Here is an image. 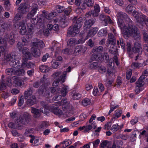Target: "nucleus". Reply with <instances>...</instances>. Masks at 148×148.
<instances>
[{
  "label": "nucleus",
  "instance_id": "1",
  "mask_svg": "<svg viewBox=\"0 0 148 148\" xmlns=\"http://www.w3.org/2000/svg\"><path fill=\"white\" fill-rule=\"evenodd\" d=\"M125 25V29L123 32L124 37L127 38L132 37L135 40H139L140 39V35L138 28L133 24L131 20Z\"/></svg>",
  "mask_w": 148,
  "mask_h": 148
},
{
  "label": "nucleus",
  "instance_id": "2",
  "mask_svg": "<svg viewBox=\"0 0 148 148\" xmlns=\"http://www.w3.org/2000/svg\"><path fill=\"white\" fill-rule=\"evenodd\" d=\"M31 121L30 116L27 113L24 114L16 120V128L18 130H21L24 128V125L29 124Z\"/></svg>",
  "mask_w": 148,
  "mask_h": 148
},
{
  "label": "nucleus",
  "instance_id": "3",
  "mask_svg": "<svg viewBox=\"0 0 148 148\" xmlns=\"http://www.w3.org/2000/svg\"><path fill=\"white\" fill-rule=\"evenodd\" d=\"M45 44L42 40L38 41V40H37V42H33L31 49L33 56L36 58L39 57L40 55V52L39 48H43Z\"/></svg>",
  "mask_w": 148,
  "mask_h": 148
},
{
  "label": "nucleus",
  "instance_id": "4",
  "mask_svg": "<svg viewBox=\"0 0 148 148\" xmlns=\"http://www.w3.org/2000/svg\"><path fill=\"white\" fill-rule=\"evenodd\" d=\"M16 55L15 52H12L4 56V59L7 61H10L9 64L12 67H18L20 66V62L18 60L15 59Z\"/></svg>",
  "mask_w": 148,
  "mask_h": 148
},
{
  "label": "nucleus",
  "instance_id": "5",
  "mask_svg": "<svg viewBox=\"0 0 148 148\" xmlns=\"http://www.w3.org/2000/svg\"><path fill=\"white\" fill-rule=\"evenodd\" d=\"M79 26H76L75 24L71 26L67 30V36L68 37L75 36L79 32Z\"/></svg>",
  "mask_w": 148,
  "mask_h": 148
},
{
  "label": "nucleus",
  "instance_id": "6",
  "mask_svg": "<svg viewBox=\"0 0 148 148\" xmlns=\"http://www.w3.org/2000/svg\"><path fill=\"white\" fill-rule=\"evenodd\" d=\"M30 7L29 4L25 3H22L17 8V10L20 13L25 14L29 12Z\"/></svg>",
  "mask_w": 148,
  "mask_h": 148
},
{
  "label": "nucleus",
  "instance_id": "7",
  "mask_svg": "<svg viewBox=\"0 0 148 148\" xmlns=\"http://www.w3.org/2000/svg\"><path fill=\"white\" fill-rule=\"evenodd\" d=\"M132 51L134 54V53H137L140 54L142 53V49L139 41H136L134 42V46L132 48Z\"/></svg>",
  "mask_w": 148,
  "mask_h": 148
},
{
  "label": "nucleus",
  "instance_id": "8",
  "mask_svg": "<svg viewBox=\"0 0 148 148\" xmlns=\"http://www.w3.org/2000/svg\"><path fill=\"white\" fill-rule=\"evenodd\" d=\"M66 72L64 71L60 76V77L56 79L53 82L52 85L54 87H56L59 84V82H64L66 79Z\"/></svg>",
  "mask_w": 148,
  "mask_h": 148
},
{
  "label": "nucleus",
  "instance_id": "9",
  "mask_svg": "<svg viewBox=\"0 0 148 148\" xmlns=\"http://www.w3.org/2000/svg\"><path fill=\"white\" fill-rule=\"evenodd\" d=\"M12 85L11 80L9 78L7 79L6 80L2 79L0 83V90H3L6 88V86H10Z\"/></svg>",
  "mask_w": 148,
  "mask_h": 148
},
{
  "label": "nucleus",
  "instance_id": "10",
  "mask_svg": "<svg viewBox=\"0 0 148 148\" xmlns=\"http://www.w3.org/2000/svg\"><path fill=\"white\" fill-rule=\"evenodd\" d=\"M38 9V6L37 4H33L31 11L27 14V18L28 19L32 18L35 15Z\"/></svg>",
  "mask_w": 148,
  "mask_h": 148
},
{
  "label": "nucleus",
  "instance_id": "11",
  "mask_svg": "<svg viewBox=\"0 0 148 148\" xmlns=\"http://www.w3.org/2000/svg\"><path fill=\"white\" fill-rule=\"evenodd\" d=\"M117 13V16L118 18H118L122 19L127 22L131 20L125 13L121 12H118Z\"/></svg>",
  "mask_w": 148,
  "mask_h": 148
},
{
  "label": "nucleus",
  "instance_id": "12",
  "mask_svg": "<svg viewBox=\"0 0 148 148\" xmlns=\"http://www.w3.org/2000/svg\"><path fill=\"white\" fill-rule=\"evenodd\" d=\"M96 20L95 18H91L85 21L84 25V29H89L95 23Z\"/></svg>",
  "mask_w": 148,
  "mask_h": 148
},
{
  "label": "nucleus",
  "instance_id": "13",
  "mask_svg": "<svg viewBox=\"0 0 148 148\" xmlns=\"http://www.w3.org/2000/svg\"><path fill=\"white\" fill-rule=\"evenodd\" d=\"M99 19L101 21H104L106 25H107L109 23H112L109 16L105 15L103 14H101L100 15Z\"/></svg>",
  "mask_w": 148,
  "mask_h": 148
},
{
  "label": "nucleus",
  "instance_id": "14",
  "mask_svg": "<svg viewBox=\"0 0 148 148\" xmlns=\"http://www.w3.org/2000/svg\"><path fill=\"white\" fill-rule=\"evenodd\" d=\"M42 110L41 109H38L32 107L31 108V112L34 114V116L35 118H39L40 116Z\"/></svg>",
  "mask_w": 148,
  "mask_h": 148
},
{
  "label": "nucleus",
  "instance_id": "15",
  "mask_svg": "<svg viewBox=\"0 0 148 148\" xmlns=\"http://www.w3.org/2000/svg\"><path fill=\"white\" fill-rule=\"evenodd\" d=\"M35 95H32L27 99V103L29 106H32L36 103V98Z\"/></svg>",
  "mask_w": 148,
  "mask_h": 148
},
{
  "label": "nucleus",
  "instance_id": "16",
  "mask_svg": "<svg viewBox=\"0 0 148 148\" xmlns=\"http://www.w3.org/2000/svg\"><path fill=\"white\" fill-rule=\"evenodd\" d=\"M83 21V18L82 17H80L77 18V17L74 16L72 21L73 24H75L76 26H79V28L81 27V23Z\"/></svg>",
  "mask_w": 148,
  "mask_h": 148
},
{
  "label": "nucleus",
  "instance_id": "17",
  "mask_svg": "<svg viewBox=\"0 0 148 148\" xmlns=\"http://www.w3.org/2000/svg\"><path fill=\"white\" fill-rule=\"evenodd\" d=\"M107 42L111 44H116V39L114 34L111 33H109L108 34V39Z\"/></svg>",
  "mask_w": 148,
  "mask_h": 148
},
{
  "label": "nucleus",
  "instance_id": "18",
  "mask_svg": "<svg viewBox=\"0 0 148 148\" xmlns=\"http://www.w3.org/2000/svg\"><path fill=\"white\" fill-rule=\"evenodd\" d=\"M99 30V28L97 27H95L90 29L88 33L86 36L87 37H93L97 33Z\"/></svg>",
  "mask_w": 148,
  "mask_h": 148
},
{
  "label": "nucleus",
  "instance_id": "19",
  "mask_svg": "<svg viewBox=\"0 0 148 148\" xmlns=\"http://www.w3.org/2000/svg\"><path fill=\"white\" fill-rule=\"evenodd\" d=\"M127 50L129 56L131 58H132L133 57L134 53L131 49V44L130 42H127L126 45Z\"/></svg>",
  "mask_w": 148,
  "mask_h": 148
},
{
  "label": "nucleus",
  "instance_id": "20",
  "mask_svg": "<svg viewBox=\"0 0 148 148\" xmlns=\"http://www.w3.org/2000/svg\"><path fill=\"white\" fill-rule=\"evenodd\" d=\"M51 110L53 113L57 115H61L62 114V111L59 108L57 105H55L54 107L52 108Z\"/></svg>",
  "mask_w": 148,
  "mask_h": 148
},
{
  "label": "nucleus",
  "instance_id": "21",
  "mask_svg": "<svg viewBox=\"0 0 148 148\" xmlns=\"http://www.w3.org/2000/svg\"><path fill=\"white\" fill-rule=\"evenodd\" d=\"M40 105L42 106L44 108V110L42 109V112L44 114H46L49 112V107L48 105L44 101H41L40 103Z\"/></svg>",
  "mask_w": 148,
  "mask_h": 148
},
{
  "label": "nucleus",
  "instance_id": "22",
  "mask_svg": "<svg viewBox=\"0 0 148 148\" xmlns=\"http://www.w3.org/2000/svg\"><path fill=\"white\" fill-rule=\"evenodd\" d=\"M32 88H29L24 93V97L25 99H27L32 95Z\"/></svg>",
  "mask_w": 148,
  "mask_h": 148
},
{
  "label": "nucleus",
  "instance_id": "23",
  "mask_svg": "<svg viewBox=\"0 0 148 148\" xmlns=\"http://www.w3.org/2000/svg\"><path fill=\"white\" fill-rule=\"evenodd\" d=\"M115 44H112L110 45L109 51L110 53L116 55L117 53V49L115 46Z\"/></svg>",
  "mask_w": 148,
  "mask_h": 148
},
{
  "label": "nucleus",
  "instance_id": "24",
  "mask_svg": "<svg viewBox=\"0 0 148 148\" xmlns=\"http://www.w3.org/2000/svg\"><path fill=\"white\" fill-rule=\"evenodd\" d=\"M15 35L12 33L10 34L8 36L7 39H8L9 43L10 45H12L15 42Z\"/></svg>",
  "mask_w": 148,
  "mask_h": 148
},
{
  "label": "nucleus",
  "instance_id": "25",
  "mask_svg": "<svg viewBox=\"0 0 148 148\" xmlns=\"http://www.w3.org/2000/svg\"><path fill=\"white\" fill-rule=\"evenodd\" d=\"M83 51L82 47L81 45H78L76 47L73 53L76 56L82 53Z\"/></svg>",
  "mask_w": 148,
  "mask_h": 148
},
{
  "label": "nucleus",
  "instance_id": "26",
  "mask_svg": "<svg viewBox=\"0 0 148 148\" xmlns=\"http://www.w3.org/2000/svg\"><path fill=\"white\" fill-rule=\"evenodd\" d=\"M146 18H147V16L144 15H141L136 17V19L137 23H143L144 22Z\"/></svg>",
  "mask_w": 148,
  "mask_h": 148
},
{
  "label": "nucleus",
  "instance_id": "27",
  "mask_svg": "<svg viewBox=\"0 0 148 148\" xmlns=\"http://www.w3.org/2000/svg\"><path fill=\"white\" fill-rule=\"evenodd\" d=\"M100 67V64L98 62H94L89 65V68L91 69H97Z\"/></svg>",
  "mask_w": 148,
  "mask_h": 148
},
{
  "label": "nucleus",
  "instance_id": "28",
  "mask_svg": "<svg viewBox=\"0 0 148 148\" xmlns=\"http://www.w3.org/2000/svg\"><path fill=\"white\" fill-rule=\"evenodd\" d=\"M60 21L62 25H64V27L68 25V20L67 18L64 15L61 17L60 19Z\"/></svg>",
  "mask_w": 148,
  "mask_h": 148
},
{
  "label": "nucleus",
  "instance_id": "29",
  "mask_svg": "<svg viewBox=\"0 0 148 148\" xmlns=\"http://www.w3.org/2000/svg\"><path fill=\"white\" fill-rule=\"evenodd\" d=\"M17 47L19 50V51H21L23 54L25 53L24 51L27 50V49L26 47L24 48L23 47V45H22L21 43L18 42L17 45Z\"/></svg>",
  "mask_w": 148,
  "mask_h": 148
},
{
  "label": "nucleus",
  "instance_id": "30",
  "mask_svg": "<svg viewBox=\"0 0 148 148\" xmlns=\"http://www.w3.org/2000/svg\"><path fill=\"white\" fill-rule=\"evenodd\" d=\"M39 69L42 72L47 73L50 70L49 67L47 65H41L39 68Z\"/></svg>",
  "mask_w": 148,
  "mask_h": 148
},
{
  "label": "nucleus",
  "instance_id": "31",
  "mask_svg": "<svg viewBox=\"0 0 148 148\" xmlns=\"http://www.w3.org/2000/svg\"><path fill=\"white\" fill-rule=\"evenodd\" d=\"M103 48L101 46H96L94 47L92 50V53L98 52L101 53L103 52Z\"/></svg>",
  "mask_w": 148,
  "mask_h": 148
},
{
  "label": "nucleus",
  "instance_id": "32",
  "mask_svg": "<svg viewBox=\"0 0 148 148\" xmlns=\"http://www.w3.org/2000/svg\"><path fill=\"white\" fill-rule=\"evenodd\" d=\"M76 40L75 38L69 39L67 42V45L69 47H72L76 44Z\"/></svg>",
  "mask_w": 148,
  "mask_h": 148
},
{
  "label": "nucleus",
  "instance_id": "33",
  "mask_svg": "<svg viewBox=\"0 0 148 148\" xmlns=\"http://www.w3.org/2000/svg\"><path fill=\"white\" fill-rule=\"evenodd\" d=\"M118 24L121 30L125 29V25L123 19L118 18Z\"/></svg>",
  "mask_w": 148,
  "mask_h": 148
},
{
  "label": "nucleus",
  "instance_id": "34",
  "mask_svg": "<svg viewBox=\"0 0 148 148\" xmlns=\"http://www.w3.org/2000/svg\"><path fill=\"white\" fill-rule=\"evenodd\" d=\"M23 82L21 80L16 79L14 81L13 84L15 86L20 87L22 85Z\"/></svg>",
  "mask_w": 148,
  "mask_h": 148
},
{
  "label": "nucleus",
  "instance_id": "35",
  "mask_svg": "<svg viewBox=\"0 0 148 148\" xmlns=\"http://www.w3.org/2000/svg\"><path fill=\"white\" fill-rule=\"evenodd\" d=\"M107 34V31L106 30L102 29L99 31L97 34L98 36L102 37L106 36Z\"/></svg>",
  "mask_w": 148,
  "mask_h": 148
},
{
  "label": "nucleus",
  "instance_id": "36",
  "mask_svg": "<svg viewBox=\"0 0 148 148\" xmlns=\"http://www.w3.org/2000/svg\"><path fill=\"white\" fill-rule=\"evenodd\" d=\"M6 73L8 75H14V71L13 68L7 69L5 70Z\"/></svg>",
  "mask_w": 148,
  "mask_h": 148
},
{
  "label": "nucleus",
  "instance_id": "37",
  "mask_svg": "<svg viewBox=\"0 0 148 148\" xmlns=\"http://www.w3.org/2000/svg\"><path fill=\"white\" fill-rule=\"evenodd\" d=\"M91 103L90 100L88 98L83 99L82 101V104L85 106L89 105Z\"/></svg>",
  "mask_w": 148,
  "mask_h": 148
},
{
  "label": "nucleus",
  "instance_id": "38",
  "mask_svg": "<svg viewBox=\"0 0 148 148\" xmlns=\"http://www.w3.org/2000/svg\"><path fill=\"white\" fill-rule=\"evenodd\" d=\"M142 34L144 41L145 42L148 43V35L147 32L145 30H143Z\"/></svg>",
  "mask_w": 148,
  "mask_h": 148
},
{
  "label": "nucleus",
  "instance_id": "39",
  "mask_svg": "<svg viewBox=\"0 0 148 148\" xmlns=\"http://www.w3.org/2000/svg\"><path fill=\"white\" fill-rule=\"evenodd\" d=\"M25 73L24 71L22 69H18L17 70L14 71V75H22Z\"/></svg>",
  "mask_w": 148,
  "mask_h": 148
},
{
  "label": "nucleus",
  "instance_id": "40",
  "mask_svg": "<svg viewBox=\"0 0 148 148\" xmlns=\"http://www.w3.org/2000/svg\"><path fill=\"white\" fill-rule=\"evenodd\" d=\"M26 51H24L25 53L24 54H25L23 56V59L26 60L31 58V56L30 53L29 51H27V50Z\"/></svg>",
  "mask_w": 148,
  "mask_h": 148
},
{
  "label": "nucleus",
  "instance_id": "41",
  "mask_svg": "<svg viewBox=\"0 0 148 148\" xmlns=\"http://www.w3.org/2000/svg\"><path fill=\"white\" fill-rule=\"evenodd\" d=\"M56 14L57 13L56 12H53L48 14V16H47L46 19L48 20H51L54 17L56 16Z\"/></svg>",
  "mask_w": 148,
  "mask_h": 148
},
{
  "label": "nucleus",
  "instance_id": "42",
  "mask_svg": "<svg viewBox=\"0 0 148 148\" xmlns=\"http://www.w3.org/2000/svg\"><path fill=\"white\" fill-rule=\"evenodd\" d=\"M18 13L16 15L14 16V19L16 21H17L20 20L22 18V16L23 14H21L18 11Z\"/></svg>",
  "mask_w": 148,
  "mask_h": 148
},
{
  "label": "nucleus",
  "instance_id": "43",
  "mask_svg": "<svg viewBox=\"0 0 148 148\" xmlns=\"http://www.w3.org/2000/svg\"><path fill=\"white\" fill-rule=\"evenodd\" d=\"M5 38L0 37V46L5 45L7 46V41L5 39Z\"/></svg>",
  "mask_w": 148,
  "mask_h": 148
},
{
  "label": "nucleus",
  "instance_id": "44",
  "mask_svg": "<svg viewBox=\"0 0 148 148\" xmlns=\"http://www.w3.org/2000/svg\"><path fill=\"white\" fill-rule=\"evenodd\" d=\"M60 92L62 96H65L67 93V88L65 86L63 87L60 90Z\"/></svg>",
  "mask_w": 148,
  "mask_h": 148
},
{
  "label": "nucleus",
  "instance_id": "45",
  "mask_svg": "<svg viewBox=\"0 0 148 148\" xmlns=\"http://www.w3.org/2000/svg\"><path fill=\"white\" fill-rule=\"evenodd\" d=\"M135 7L130 5H128L126 7L127 11L129 13H132L135 10Z\"/></svg>",
  "mask_w": 148,
  "mask_h": 148
},
{
  "label": "nucleus",
  "instance_id": "46",
  "mask_svg": "<svg viewBox=\"0 0 148 148\" xmlns=\"http://www.w3.org/2000/svg\"><path fill=\"white\" fill-rule=\"evenodd\" d=\"M45 88V87H44L43 88H39L36 91V92L35 94V95H36V94H39V96L43 95V93L44 92Z\"/></svg>",
  "mask_w": 148,
  "mask_h": 148
},
{
  "label": "nucleus",
  "instance_id": "47",
  "mask_svg": "<svg viewBox=\"0 0 148 148\" xmlns=\"http://www.w3.org/2000/svg\"><path fill=\"white\" fill-rule=\"evenodd\" d=\"M144 81L143 80H141L138 79L136 82V86L138 87H141L143 86L144 84Z\"/></svg>",
  "mask_w": 148,
  "mask_h": 148
},
{
  "label": "nucleus",
  "instance_id": "48",
  "mask_svg": "<svg viewBox=\"0 0 148 148\" xmlns=\"http://www.w3.org/2000/svg\"><path fill=\"white\" fill-rule=\"evenodd\" d=\"M26 32L27 29L26 26L24 25L22 26L19 32L20 34L22 35H24L25 34Z\"/></svg>",
  "mask_w": 148,
  "mask_h": 148
},
{
  "label": "nucleus",
  "instance_id": "49",
  "mask_svg": "<svg viewBox=\"0 0 148 148\" xmlns=\"http://www.w3.org/2000/svg\"><path fill=\"white\" fill-rule=\"evenodd\" d=\"M100 143V140L99 139H98L92 142H89V144H91L92 143L93 148H96L98 145V144Z\"/></svg>",
  "mask_w": 148,
  "mask_h": 148
},
{
  "label": "nucleus",
  "instance_id": "50",
  "mask_svg": "<svg viewBox=\"0 0 148 148\" xmlns=\"http://www.w3.org/2000/svg\"><path fill=\"white\" fill-rule=\"evenodd\" d=\"M4 4L5 9L7 10L10 9L11 4L9 1H5L4 2Z\"/></svg>",
  "mask_w": 148,
  "mask_h": 148
},
{
  "label": "nucleus",
  "instance_id": "51",
  "mask_svg": "<svg viewBox=\"0 0 148 148\" xmlns=\"http://www.w3.org/2000/svg\"><path fill=\"white\" fill-rule=\"evenodd\" d=\"M81 97V95L77 92L74 93L72 95L73 98L75 100L79 99Z\"/></svg>",
  "mask_w": 148,
  "mask_h": 148
},
{
  "label": "nucleus",
  "instance_id": "52",
  "mask_svg": "<svg viewBox=\"0 0 148 148\" xmlns=\"http://www.w3.org/2000/svg\"><path fill=\"white\" fill-rule=\"evenodd\" d=\"M131 66L132 68L135 69L140 67L141 66V65L140 63L134 62L132 64Z\"/></svg>",
  "mask_w": 148,
  "mask_h": 148
},
{
  "label": "nucleus",
  "instance_id": "53",
  "mask_svg": "<svg viewBox=\"0 0 148 148\" xmlns=\"http://www.w3.org/2000/svg\"><path fill=\"white\" fill-rule=\"evenodd\" d=\"M56 11L59 13H60L64 10V8L63 6L57 5L56 7Z\"/></svg>",
  "mask_w": 148,
  "mask_h": 148
},
{
  "label": "nucleus",
  "instance_id": "54",
  "mask_svg": "<svg viewBox=\"0 0 148 148\" xmlns=\"http://www.w3.org/2000/svg\"><path fill=\"white\" fill-rule=\"evenodd\" d=\"M118 147L119 148L123 144L122 141L121 140H115L114 141Z\"/></svg>",
  "mask_w": 148,
  "mask_h": 148
},
{
  "label": "nucleus",
  "instance_id": "55",
  "mask_svg": "<svg viewBox=\"0 0 148 148\" xmlns=\"http://www.w3.org/2000/svg\"><path fill=\"white\" fill-rule=\"evenodd\" d=\"M103 59L106 63H108L109 61V56L107 53H104L103 56Z\"/></svg>",
  "mask_w": 148,
  "mask_h": 148
},
{
  "label": "nucleus",
  "instance_id": "56",
  "mask_svg": "<svg viewBox=\"0 0 148 148\" xmlns=\"http://www.w3.org/2000/svg\"><path fill=\"white\" fill-rule=\"evenodd\" d=\"M34 25L31 23H29L27 24V28L28 31L33 32Z\"/></svg>",
  "mask_w": 148,
  "mask_h": 148
},
{
  "label": "nucleus",
  "instance_id": "57",
  "mask_svg": "<svg viewBox=\"0 0 148 148\" xmlns=\"http://www.w3.org/2000/svg\"><path fill=\"white\" fill-rule=\"evenodd\" d=\"M119 129V126L118 124H116L112 126L111 130L115 132L118 130Z\"/></svg>",
  "mask_w": 148,
  "mask_h": 148
},
{
  "label": "nucleus",
  "instance_id": "58",
  "mask_svg": "<svg viewBox=\"0 0 148 148\" xmlns=\"http://www.w3.org/2000/svg\"><path fill=\"white\" fill-rule=\"evenodd\" d=\"M63 145L62 148H65L70 145V143L67 140H65L61 143L60 145Z\"/></svg>",
  "mask_w": 148,
  "mask_h": 148
},
{
  "label": "nucleus",
  "instance_id": "59",
  "mask_svg": "<svg viewBox=\"0 0 148 148\" xmlns=\"http://www.w3.org/2000/svg\"><path fill=\"white\" fill-rule=\"evenodd\" d=\"M10 26V23H5L1 25V27L3 29H8Z\"/></svg>",
  "mask_w": 148,
  "mask_h": 148
},
{
  "label": "nucleus",
  "instance_id": "60",
  "mask_svg": "<svg viewBox=\"0 0 148 148\" xmlns=\"http://www.w3.org/2000/svg\"><path fill=\"white\" fill-rule=\"evenodd\" d=\"M62 74V72L61 71H56V72L54 73L52 75L53 77L54 78H56L57 77H59L60 75H61Z\"/></svg>",
  "mask_w": 148,
  "mask_h": 148
},
{
  "label": "nucleus",
  "instance_id": "61",
  "mask_svg": "<svg viewBox=\"0 0 148 148\" xmlns=\"http://www.w3.org/2000/svg\"><path fill=\"white\" fill-rule=\"evenodd\" d=\"M87 44L89 46L92 48L94 46L95 43L91 39H90L87 42Z\"/></svg>",
  "mask_w": 148,
  "mask_h": 148
},
{
  "label": "nucleus",
  "instance_id": "62",
  "mask_svg": "<svg viewBox=\"0 0 148 148\" xmlns=\"http://www.w3.org/2000/svg\"><path fill=\"white\" fill-rule=\"evenodd\" d=\"M24 100L23 96H21L19 100L18 105L19 106H21L24 103Z\"/></svg>",
  "mask_w": 148,
  "mask_h": 148
},
{
  "label": "nucleus",
  "instance_id": "63",
  "mask_svg": "<svg viewBox=\"0 0 148 148\" xmlns=\"http://www.w3.org/2000/svg\"><path fill=\"white\" fill-rule=\"evenodd\" d=\"M106 71V68L103 66H101L99 69V72L101 73L105 72Z\"/></svg>",
  "mask_w": 148,
  "mask_h": 148
},
{
  "label": "nucleus",
  "instance_id": "64",
  "mask_svg": "<svg viewBox=\"0 0 148 148\" xmlns=\"http://www.w3.org/2000/svg\"><path fill=\"white\" fill-rule=\"evenodd\" d=\"M9 96V94L7 92H5L4 91H3L1 97L5 99L7 98Z\"/></svg>",
  "mask_w": 148,
  "mask_h": 148
}]
</instances>
